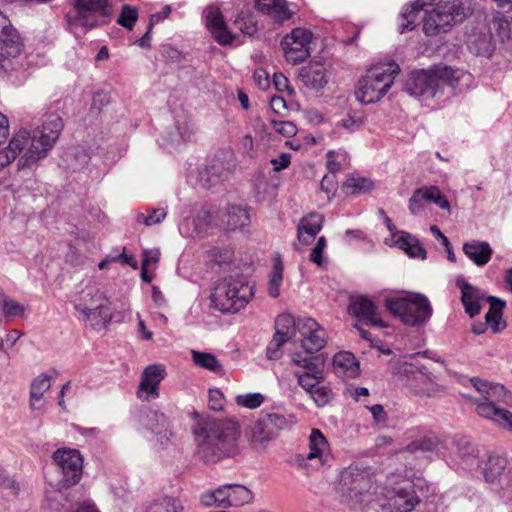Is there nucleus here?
I'll list each match as a JSON object with an SVG mask.
<instances>
[{
  "instance_id": "nucleus-1",
  "label": "nucleus",
  "mask_w": 512,
  "mask_h": 512,
  "mask_svg": "<svg viewBox=\"0 0 512 512\" xmlns=\"http://www.w3.org/2000/svg\"><path fill=\"white\" fill-rule=\"evenodd\" d=\"M63 126V120L58 114L49 113L44 116L42 125L34 130L20 129L8 145L0 150V170L21 154L17 164L19 169L35 165L53 148Z\"/></svg>"
},
{
  "instance_id": "nucleus-2",
  "label": "nucleus",
  "mask_w": 512,
  "mask_h": 512,
  "mask_svg": "<svg viewBox=\"0 0 512 512\" xmlns=\"http://www.w3.org/2000/svg\"><path fill=\"white\" fill-rule=\"evenodd\" d=\"M196 454L205 463H216L234 457L238 451L241 435L237 421L225 418H208L193 429Z\"/></svg>"
},
{
  "instance_id": "nucleus-3",
  "label": "nucleus",
  "mask_w": 512,
  "mask_h": 512,
  "mask_svg": "<svg viewBox=\"0 0 512 512\" xmlns=\"http://www.w3.org/2000/svg\"><path fill=\"white\" fill-rule=\"evenodd\" d=\"M252 296V287L236 274V278L231 275L216 284L211 302L223 313H236L246 306Z\"/></svg>"
},
{
  "instance_id": "nucleus-4",
  "label": "nucleus",
  "mask_w": 512,
  "mask_h": 512,
  "mask_svg": "<svg viewBox=\"0 0 512 512\" xmlns=\"http://www.w3.org/2000/svg\"><path fill=\"white\" fill-rule=\"evenodd\" d=\"M386 309L407 326H425L432 316V306L422 294L392 297L385 300Z\"/></svg>"
},
{
  "instance_id": "nucleus-5",
  "label": "nucleus",
  "mask_w": 512,
  "mask_h": 512,
  "mask_svg": "<svg viewBox=\"0 0 512 512\" xmlns=\"http://www.w3.org/2000/svg\"><path fill=\"white\" fill-rule=\"evenodd\" d=\"M399 71V66L394 62L370 69L359 80L355 91L356 99L365 104L379 101L388 92Z\"/></svg>"
},
{
  "instance_id": "nucleus-6",
  "label": "nucleus",
  "mask_w": 512,
  "mask_h": 512,
  "mask_svg": "<svg viewBox=\"0 0 512 512\" xmlns=\"http://www.w3.org/2000/svg\"><path fill=\"white\" fill-rule=\"evenodd\" d=\"M73 3L76 15L66 17L71 32L77 37L99 25V16L107 17L111 13L107 0H73Z\"/></svg>"
},
{
  "instance_id": "nucleus-7",
  "label": "nucleus",
  "mask_w": 512,
  "mask_h": 512,
  "mask_svg": "<svg viewBox=\"0 0 512 512\" xmlns=\"http://www.w3.org/2000/svg\"><path fill=\"white\" fill-rule=\"evenodd\" d=\"M448 74L447 67L436 71H413L404 84V90L411 96L424 100L431 99L443 90Z\"/></svg>"
},
{
  "instance_id": "nucleus-8",
  "label": "nucleus",
  "mask_w": 512,
  "mask_h": 512,
  "mask_svg": "<svg viewBox=\"0 0 512 512\" xmlns=\"http://www.w3.org/2000/svg\"><path fill=\"white\" fill-rule=\"evenodd\" d=\"M370 488V479L358 467H347L340 474L339 493L341 502L355 508L362 502V496Z\"/></svg>"
},
{
  "instance_id": "nucleus-9",
  "label": "nucleus",
  "mask_w": 512,
  "mask_h": 512,
  "mask_svg": "<svg viewBox=\"0 0 512 512\" xmlns=\"http://www.w3.org/2000/svg\"><path fill=\"white\" fill-rule=\"evenodd\" d=\"M52 458L62 474V486L65 488L76 485L82 476L83 458L76 449H57Z\"/></svg>"
},
{
  "instance_id": "nucleus-10",
  "label": "nucleus",
  "mask_w": 512,
  "mask_h": 512,
  "mask_svg": "<svg viewBox=\"0 0 512 512\" xmlns=\"http://www.w3.org/2000/svg\"><path fill=\"white\" fill-rule=\"evenodd\" d=\"M295 342H297V333L301 336V346L306 354H314L320 351L326 345L325 330L312 318H295Z\"/></svg>"
},
{
  "instance_id": "nucleus-11",
  "label": "nucleus",
  "mask_w": 512,
  "mask_h": 512,
  "mask_svg": "<svg viewBox=\"0 0 512 512\" xmlns=\"http://www.w3.org/2000/svg\"><path fill=\"white\" fill-rule=\"evenodd\" d=\"M21 49L22 41L19 33L0 12V72H6L11 68L10 59L19 55Z\"/></svg>"
},
{
  "instance_id": "nucleus-12",
  "label": "nucleus",
  "mask_w": 512,
  "mask_h": 512,
  "mask_svg": "<svg viewBox=\"0 0 512 512\" xmlns=\"http://www.w3.org/2000/svg\"><path fill=\"white\" fill-rule=\"evenodd\" d=\"M295 318L290 314H281L275 320V333L266 348L269 360H278L282 356V347L288 341L295 342Z\"/></svg>"
},
{
  "instance_id": "nucleus-13",
  "label": "nucleus",
  "mask_w": 512,
  "mask_h": 512,
  "mask_svg": "<svg viewBox=\"0 0 512 512\" xmlns=\"http://www.w3.org/2000/svg\"><path fill=\"white\" fill-rule=\"evenodd\" d=\"M348 312L365 325L381 328L386 327V324L377 312L374 302L367 296L358 295L351 297Z\"/></svg>"
},
{
  "instance_id": "nucleus-14",
  "label": "nucleus",
  "mask_w": 512,
  "mask_h": 512,
  "mask_svg": "<svg viewBox=\"0 0 512 512\" xmlns=\"http://www.w3.org/2000/svg\"><path fill=\"white\" fill-rule=\"evenodd\" d=\"M205 24L220 45H229L233 42L234 36L228 31L223 14L217 5L208 6L204 12Z\"/></svg>"
},
{
  "instance_id": "nucleus-15",
  "label": "nucleus",
  "mask_w": 512,
  "mask_h": 512,
  "mask_svg": "<svg viewBox=\"0 0 512 512\" xmlns=\"http://www.w3.org/2000/svg\"><path fill=\"white\" fill-rule=\"evenodd\" d=\"M231 172L230 163L214 157L199 169L198 180L202 187L210 188L226 180Z\"/></svg>"
},
{
  "instance_id": "nucleus-16",
  "label": "nucleus",
  "mask_w": 512,
  "mask_h": 512,
  "mask_svg": "<svg viewBox=\"0 0 512 512\" xmlns=\"http://www.w3.org/2000/svg\"><path fill=\"white\" fill-rule=\"evenodd\" d=\"M456 286L461 291V302L465 312L473 318L481 311L482 302L485 300L484 294L475 286L469 284L463 277L456 279Z\"/></svg>"
},
{
  "instance_id": "nucleus-17",
  "label": "nucleus",
  "mask_w": 512,
  "mask_h": 512,
  "mask_svg": "<svg viewBox=\"0 0 512 512\" xmlns=\"http://www.w3.org/2000/svg\"><path fill=\"white\" fill-rule=\"evenodd\" d=\"M298 78L306 88L316 91L328 83L327 71L319 62H310L307 66L300 68Z\"/></svg>"
},
{
  "instance_id": "nucleus-18",
  "label": "nucleus",
  "mask_w": 512,
  "mask_h": 512,
  "mask_svg": "<svg viewBox=\"0 0 512 512\" xmlns=\"http://www.w3.org/2000/svg\"><path fill=\"white\" fill-rule=\"evenodd\" d=\"M143 425L157 436V441L161 445H165L170 441L172 432L169 429L168 419L163 413L157 410L147 411Z\"/></svg>"
},
{
  "instance_id": "nucleus-19",
  "label": "nucleus",
  "mask_w": 512,
  "mask_h": 512,
  "mask_svg": "<svg viewBox=\"0 0 512 512\" xmlns=\"http://www.w3.org/2000/svg\"><path fill=\"white\" fill-rule=\"evenodd\" d=\"M74 309L81 314L80 319L94 330L105 329L112 321L111 307L89 309L80 305H74Z\"/></svg>"
},
{
  "instance_id": "nucleus-20",
  "label": "nucleus",
  "mask_w": 512,
  "mask_h": 512,
  "mask_svg": "<svg viewBox=\"0 0 512 512\" xmlns=\"http://www.w3.org/2000/svg\"><path fill=\"white\" fill-rule=\"evenodd\" d=\"M324 218L321 214L312 212L301 218L297 226V238L304 245L310 244L321 231Z\"/></svg>"
},
{
  "instance_id": "nucleus-21",
  "label": "nucleus",
  "mask_w": 512,
  "mask_h": 512,
  "mask_svg": "<svg viewBox=\"0 0 512 512\" xmlns=\"http://www.w3.org/2000/svg\"><path fill=\"white\" fill-rule=\"evenodd\" d=\"M462 250L467 258L478 267L486 265L493 255V249L488 242L475 239L465 242Z\"/></svg>"
},
{
  "instance_id": "nucleus-22",
  "label": "nucleus",
  "mask_w": 512,
  "mask_h": 512,
  "mask_svg": "<svg viewBox=\"0 0 512 512\" xmlns=\"http://www.w3.org/2000/svg\"><path fill=\"white\" fill-rule=\"evenodd\" d=\"M440 3L431 10H425L423 18V31L427 36H435L441 32H447L451 25L448 19L442 15Z\"/></svg>"
},
{
  "instance_id": "nucleus-23",
  "label": "nucleus",
  "mask_w": 512,
  "mask_h": 512,
  "mask_svg": "<svg viewBox=\"0 0 512 512\" xmlns=\"http://www.w3.org/2000/svg\"><path fill=\"white\" fill-rule=\"evenodd\" d=\"M440 4L442 15L448 19L451 27L463 22L472 13L470 0H448Z\"/></svg>"
},
{
  "instance_id": "nucleus-24",
  "label": "nucleus",
  "mask_w": 512,
  "mask_h": 512,
  "mask_svg": "<svg viewBox=\"0 0 512 512\" xmlns=\"http://www.w3.org/2000/svg\"><path fill=\"white\" fill-rule=\"evenodd\" d=\"M333 368L335 374L342 378L354 379L360 374L359 362L352 353L347 351L335 354Z\"/></svg>"
},
{
  "instance_id": "nucleus-25",
  "label": "nucleus",
  "mask_w": 512,
  "mask_h": 512,
  "mask_svg": "<svg viewBox=\"0 0 512 512\" xmlns=\"http://www.w3.org/2000/svg\"><path fill=\"white\" fill-rule=\"evenodd\" d=\"M389 501L395 512H411L419 503V498L413 487L408 485L396 489Z\"/></svg>"
},
{
  "instance_id": "nucleus-26",
  "label": "nucleus",
  "mask_w": 512,
  "mask_h": 512,
  "mask_svg": "<svg viewBox=\"0 0 512 512\" xmlns=\"http://www.w3.org/2000/svg\"><path fill=\"white\" fill-rule=\"evenodd\" d=\"M456 446V456L459 458L460 465L465 470H472L480 466L478 453L471 442L466 438H459L453 441Z\"/></svg>"
},
{
  "instance_id": "nucleus-27",
  "label": "nucleus",
  "mask_w": 512,
  "mask_h": 512,
  "mask_svg": "<svg viewBox=\"0 0 512 512\" xmlns=\"http://www.w3.org/2000/svg\"><path fill=\"white\" fill-rule=\"evenodd\" d=\"M490 309L485 315L487 326L489 325L493 333H499L506 327V322L502 319V310L505 302L495 296L487 297Z\"/></svg>"
},
{
  "instance_id": "nucleus-28",
  "label": "nucleus",
  "mask_w": 512,
  "mask_h": 512,
  "mask_svg": "<svg viewBox=\"0 0 512 512\" xmlns=\"http://www.w3.org/2000/svg\"><path fill=\"white\" fill-rule=\"evenodd\" d=\"M258 11L272 16L276 21H284L291 17L284 0H254Z\"/></svg>"
},
{
  "instance_id": "nucleus-29",
  "label": "nucleus",
  "mask_w": 512,
  "mask_h": 512,
  "mask_svg": "<svg viewBox=\"0 0 512 512\" xmlns=\"http://www.w3.org/2000/svg\"><path fill=\"white\" fill-rule=\"evenodd\" d=\"M329 444L324 437L323 433L318 429H313L309 436V453L306 456L307 460H316L319 466L323 465L324 454L328 451Z\"/></svg>"
},
{
  "instance_id": "nucleus-30",
  "label": "nucleus",
  "mask_w": 512,
  "mask_h": 512,
  "mask_svg": "<svg viewBox=\"0 0 512 512\" xmlns=\"http://www.w3.org/2000/svg\"><path fill=\"white\" fill-rule=\"evenodd\" d=\"M398 234L399 237L396 239V244L401 250L409 257L426 259V250L416 236L406 231H400Z\"/></svg>"
},
{
  "instance_id": "nucleus-31",
  "label": "nucleus",
  "mask_w": 512,
  "mask_h": 512,
  "mask_svg": "<svg viewBox=\"0 0 512 512\" xmlns=\"http://www.w3.org/2000/svg\"><path fill=\"white\" fill-rule=\"evenodd\" d=\"M277 434L271 428L266 419L260 415V417L251 426L250 438L254 443L264 445L271 440L275 439Z\"/></svg>"
},
{
  "instance_id": "nucleus-32",
  "label": "nucleus",
  "mask_w": 512,
  "mask_h": 512,
  "mask_svg": "<svg viewBox=\"0 0 512 512\" xmlns=\"http://www.w3.org/2000/svg\"><path fill=\"white\" fill-rule=\"evenodd\" d=\"M293 364L306 369L305 373L322 374L324 358L320 355L308 356L298 352L290 354Z\"/></svg>"
},
{
  "instance_id": "nucleus-33",
  "label": "nucleus",
  "mask_w": 512,
  "mask_h": 512,
  "mask_svg": "<svg viewBox=\"0 0 512 512\" xmlns=\"http://www.w3.org/2000/svg\"><path fill=\"white\" fill-rule=\"evenodd\" d=\"M50 387L51 377L47 374H41L33 380L30 388V405L32 409L40 407L38 404L41 402L44 393L48 391Z\"/></svg>"
},
{
  "instance_id": "nucleus-34",
  "label": "nucleus",
  "mask_w": 512,
  "mask_h": 512,
  "mask_svg": "<svg viewBox=\"0 0 512 512\" xmlns=\"http://www.w3.org/2000/svg\"><path fill=\"white\" fill-rule=\"evenodd\" d=\"M250 217L248 211L238 205H230L226 212V224L228 229L235 230L243 228L249 224Z\"/></svg>"
},
{
  "instance_id": "nucleus-35",
  "label": "nucleus",
  "mask_w": 512,
  "mask_h": 512,
  "mask_svg": "<svg viewBox=\"0 0 512 512\" xmlns=\"http://www.w3.org/2000/svg\"><path fill=\"white\" fill-rule=\"evenodd\" d=\"M342 189L347 195L362 194L373 189V182L365 177L351 175L343 183Z\"/></svg>"
},
{
  "instance_id": "nucleus-36",
  "label": "nucleus",
  "mask_w": 512,
  "mask_h": 512,
  "mask_svg": "<svg viewBox=\"0 0 512 512\" xmlns=\"http://www.w3.org/2000/svg\"><path fill=\"white\" fill-rule=\"evenodd\" d=\"M261 414L277 435L279 431L289 428L295 423L294 416L279 411L262 412Z\"/></svg>"
},
{
  "instance_id": "nucleus-37",
  "label": "nucleus",
  "mask_w": 512,
  "mask_h": 512,
  "mask_svg": "<svg viewBox=\"0 0 512 512\" xmlns=\"http://www.w3.org/2000/svg\"><path fill=\"white\" fill-rule=\"evenodd\" d=\"M192 360L195 365L208 371L218 373L222 370V365L215 355L208 352L191 351Z\"/></svg>"
},
{
  "instance_id": "nucleus-38",
  "label": "nucleus",
  "mask_w": 512,
  "mask_h": 512,
  "mask_svg": "<svg viewBox=\"0 0 512 512\" xmlns=\"http://www.w3.org/2000/svg\"><path fill=\"white\" fill-rule=\"evenodd\" d=\"M74 305H80L82 307H88L89 309L96 308H106L111 307L110 300L104 295L103 292L99 290H90L85 296L82 298V301L79 303H74Z\"/></svg>"
},
{
  "instance_id": "nucleus-39",
  "label": "nucleus",
  "mask_w": 512,
  "mask_h": 512,
  "mask_svg": "<svg viewBox=\"0 0 512 512\" xmlns=\"http://www.w3.org/2000/svg\"><path fill=\"white\" fill-rule=\"evenodd\" d=\"M181 501L172 496H165L156 500L147 512H183Z\"/></svg>"
},
{
  "instance_id": "nucleus-40",
  "label": "nucleus",
  "mask_w": 512,
  "mask_h": 512,
  "mask_svg": "<svg viewBox=\"0 0 512 512\" xmlns=\"http://www.w3.org/2000/svg\"><path fill=\"white\" fill-rule=\"evenodd\" d=\"M506 466V460L501 456H490L484 469L486 482L492 483L502 474Z\"/></svg>"
},
{
  "instance_id": "nucleus-41",
  "label": "nucleus",
  "mask_w": 512,
  "mask_h": 512,
  "mask_svg": "<svg viewBox=\"0 0 512 512\" xmlns=\"http://www.w3.org/2000/svg\"><path fill=\"white\" fill-rule=\"evenodd\" d=\"M484 400L496 405L497 403L510 404L512 402V394L503 385L491 383Z\"/></svg>"
},
{
  "instance_id": "nucleus-42",
  "label": "nucleus",
  "mask_w": 512,
  "mask_h": 512,
  "mask_svg": "<svg viewBox=\"0 0 512 512\" xmlns=\"http://www.w3.org/2000/svg\"><path fill=\"white\" fill-rule=\"evenodd\" d=\"M418 192L422 194V198L426 201L433 202L441 209H450V204L445 196L442 195L437 186L419 188Z\"/></svg>"
},
{
  "instance_id": "nucleus-43",
  "label": "nucleus",
  "mask_w": 512,
  "mask_h": 512,
  "mask_svg": "<svg viewBox=\"0 0 512 512\" xmlns=\"http://www.w3.org/2000/svg\"><path fill=\"white\" fill-rule=\"evenodd\" d=\"M287 61L298 64L305 61L310 56L309 47L303 45H285L282 44Z\"/></svg>"
},
{
  "instance_id": "nucleus-44",
  "label": "nucleus",
  "mask_w": 512,
  "mask_h": 512,
  "mask_svg": "<svg viewBox=\"0 0 512 512\" xmlns=\"http://www.w3.org/2000/svg\"><path fill=\"white\" fill-rule=\"evenodd\" d=\"M283 279V264L280 256L276 259L270 276L268 293L271 297L277 298L280 294L279 287Z\"/></svg>"
},
{
  "instance_id": "nucleus-45",
  "label": "nucleus",
  "mask_w": 512,
  "mask_h": 512,
  "mask_svg": "<svg viewBox=\"0 0 512 512\" xmlns=\"http://www.w3.org/2000/svg\"><path fill=\"white\" fill-rule=\"evenodd\" d=\"M253 499L252 492L242 485H231L230 506H243L249 504Z\"/></svg>"
},
{
  "instance_id": "nucleus-46",
  "label": "nucleus",
  "mask_w": 512,
  "mask_h": 512,
  "mask_svg": "<svg viewBox=\"0 0 512 512\" xmlns=\"http://www.w3.org/2000/svg\"><path fill=\"white\" fill-rule=\"evenodd\" d=\"M312 39L310 31L303 28H295L284 37L281 44L285 45H303L308 47Z\"/></svg>"
},
{
  "instance_id": "nucleus-47",
  "label": "nucleus",
  "mask_w": 512,
  "mask_h": 512,
  "mask_svg": "<svg viewBox=\"0 0 512 512\" xmlns=\"http://www.w3.org/2000/svg\"><path fill=\"white\" fill-rule=\"evenodd\" d=\"M438 445L439 441L436 437L428 436L411 442L405 447L404 451L410 453H416L418 451L431 452L437 449Z\"/></svg>"
},
{
  "instance_id": "nucleus-48",
  "label": "nucleus",
  "mask_w": 512,
  "mask_h": 512,
  "mask_svg": "<svg viewBox=\"0 0 512 512\" xmlns=\"http://www.w3.org/2000/svg\"><path fill=\"white\" fill-rule=\"evenodd\" d=\"M176 130L177 135L172 136L167 143H165L166 146L174 147L182 142L190 141L194 134L193 127L189 122L177 123Z\"/></svg>"
},
{
  "instance_id": "nucleus-49",
  "label": "nucleus",
  "mask_w": 512,
  "mask_h": 512,
  "mask_svg": "<svg viewBox=\"0 0 512 512\" xmlns=\"http://www.w3.org/2000/svg\"><path fill=\"white\" fill-rule=\"evenodd\" d=\"M295 376L297 377L298 384L310 395L323 380L322 374L313 373H301L296 371Z\"/></svg>"
},
{
  "instance_id": "nucleus-50",
  "label": "nucleus",
  "mask_w": 512,
  "mask_h": 512,
  "mask_svg": "<svg viewBox=\"0 0 512 512\" xmlns=\"http://www.w3.org/2000/svg\"><path fill=\"white\" fill-rule=\"evenodd\" d=\"M265 397L263 394L255 392V393H247L237 395L235 398V402L237 405L248 408V409H256L262 405Z\"/></svg>"
},
{
  "instance_id": "nucleus-51",
  "label": "nucleus",
  "mask_w": 512,
  "mask_h": 512,
  "mask_svg": "<svg viewBox=\"0 0 512 512\" xmlns=\"http://www.w3.org/2000/svg\"><path fill=\"white\" fill-rule=\"evenodd\" d=\"M138 19V11L129 5L122 7L121 13L117 19V23L128 30H132Z\"/></svg>"
},
{
  "instance_id": "nucleus-52",
  "label": "nucleus",
  "mask_w": 512,
  "mask_h": 512,
  "mask_svg": "<svg viewBox=\"0 0 512 512\" xmlns=\"http://www.w3.org/2000/svg\"><path fill=\"white\" fill-rule=\"evenodd\" d=\"M167 215V211L165 208H155L152 209L148 215L144 213H139L136 217V221L138 223H143L146 226H151L154 224L161 223Z\"/></svg>"
},
{
  "instance_id": "nucleus-53",
  "label": "nucleus",
  "mask_w": 512,
  "mask_h": 512,
  "mask_svg": "<svg viewBox=\"0 0 512 512\" xmlns=\"http://www.w3.org/2000/svg\"><path fill=\"white\" fill-rule=\"evenodd\" d=\"M234 25L244 34L253 35L256 32V21L252 14L239 13Z\"/></svg>"
},
{
  "instance_id": "nucleus-54",
  "label": "nucleus",
  "mask_w": 512,
  "mask_h": 512,
  "mask_svg": "<svg viewBox=\"0 0 512 512\" xmlns=\"http://www.w3.org/2000/svg\"><path fill=\"white\" fill-rule=\"evenodd\" d=\"M234 251L229 247L214 248L210 251L211 261L219 266L232 265Z\"/></svg>"
},
{
  "instance_id": "nucleus-55",
  "label": "nucleus",
  "mask_w": 512,
  "mask_h": 512,
  "mask_svg": "<svg viewBox=\"0 0 512 512\" xmlns=\"http://www.w3.org/2000/svg\"><path fill=\"white\" fill-rule=\"evenodd\" d=\"M158 384L154 381L146 378L144 375H142L140 385L138 387L137 396L139 398H143V394L145 393V398L148 400L149 398H158L159 392H158Z\"/></svg>"
},
{
  "instance_id": "nucleus-56",
  "label": "nucleus",
  "mask_w": 512,
  "mask_h": 512,
  "mask_svg": "<svg viewBox=\"0 0 512 512\" xmlns=\"http://www.w3.org/2000/svg\"><path fill=\"white\" fill-rule=\"evenodd\" d=\"M475 403L476 411L481 417L495 421L500 407L486 400H476Z\"/></svg>"
},
{
  "instance_id": "nucleus-57",
  "label": "nucleus",
  "mask_w": 512,
  "mask_h": 512,
  "mask_svg": "<svg viewBox=\"0 0 512 512\" xmlns=\"http://www.w3.org/2000/svg\"><path fill=\"white\" fill-rule=\"evenodd\" d=\"M496 33L502 42L512 38V18L502 17L496 20Z\"/></svg>"
},
{
  "instance_id": "nucleus-58",
  "label": "nucleus",
  "mask_w": 512,
  "mask_h": 512,
  "mask_svg": "<svg viewBox=\"0 0 512 512\" xmlns=\"http://www.w3.org/2000/svg\"><path fill=\"white\" fill-rule=\"evenodd\" d=\"M270 123L274 130L284 137H293L297 133L296 125L291 121H278L272 119Z\"/></svg>"
},
{
  "instance_id": "nucleus-59",
  "label": "nucleus",
  "mask_w": 512,
  "mask_h": 512,
  "mask_svg": "<svg viewBox=\"0 0 512 512\" xmlns=\"http://www.w3.org/2000/svg\"><path fill=\"white\" fill-rule=\"evenodd\" d=\"M326 247V239L324 236L318 238L316 245L312 249L309 260L317 266L322 267L324 264V249Z\"/></svg>"
},
{
  "instance_id": "nucleus-60",
  "label": "nucleus",
  "mask_w": 512,
  "mask_h": 512,
  "mask_svg": "<svg viewBox=\"0 0 512 512\" xmlns=\"http://www.w3.org/2000/svg\"><path fill=\"white\" fill-rule=\"evenodd\" d=\"M491 40H492L491 32L489 30L485 29V31L483 33H481V36L478 41L470 39V42L472 44L476 45V53L477 54H485V53H489L491 51Z\"/></svg>"
},
{
  "instance_id": "nucleus-61",
  "label": "nucleus",
  "mask_w": 512,
  "mask_h": 512,
  "mask_svg": "<svg viewBox=\"0 0 512 512\" xmlns=\"http://www.w3.org/2000/svg\"><path fill=\"white\" fill-rule=\"evenodd\" d=\"M310 396L318 407H322L330 402L332 399V392L325 386H318Z\"/></svg>"
},
{
  "instance_id": "nucleus-62",
  "label": "nucleus",
  "mask_w": 512,
  "mask_h": 512,
  "mask_svg": "<svg viewBox=\"0 0 512 512\" xmlns=\"http://www.w3.org/2000/svg\"><path fill=\"white\" fill-rule=\"evenodd\" d=\"M225 404V397L223 393L215 388L210 389L208 392V407L213 411H221Z\"/></svg>"
},
{
  "instance_id": "nucleus-63",
  "label": "nucleus",
  "mask_w": 512,
  "mask_h": 512,
  "mask_svg": "<svg viewBox=\"0 0 512 512\" xmlns=\"http://www.w3.org/2000/svg\"><path fill=\"white\" fill-rule=\"evenodd\" d=\"M327 169L329 172L334 175L336 172L341 170V163L338 161V159H345L346 155L345 153L341 152H335V151H329L327 153Z\"/></svg>"
},
{
  "instance_id": "nucleus-64",
  "label": "nucleus",
  "mask_w": 512,
  "mask_h": 512,
  "mask_svg": "<svg viewBox=\"0 0 512 512\" xmlns=\"http://www.w3.org/2000/svg\"><path fill=\"white\" fill-rule=\"evenodd\" d=\"M143 375L159 385L161 380L164 378L165 369L162 365H149L145 368Z\"/></svg>"
}]
</instances>
